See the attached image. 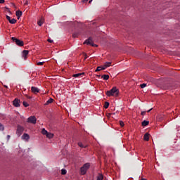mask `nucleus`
<instances>
[{"label": "nucleus", "mask_w": 180, "mask_h": 180, "mask_svg": "<svg viewBox=\"0 0 180 180\" xmlns=\"http://www.w3.org/2000/svg\"><path fill=\"white\" fill-rule=\"evenodd\" d=\"M105 95H107V96H118L119 89L116 87H112V89L105 92Z\"/></svg>", "instance_id": "nucleus-1"}, {"label": "nucleus", "mask_w": 180, "mask_h": 180, "mask_svg": "<svg viewBox=\"0 0 180 180\" xmlns=\"http://www.w3.org/2000/svg\"><path fill=\"white\" fill-rule=\"evenodd\" d=\"M91 164L85 163L81 168H80V174L82 175H85L88 171V169L90 168Z\"/></svg>", "instance_id": "nucleus-2"}, {"label": "nucleus", "mask_w": 180, "mask_h": 180, "mask_svg": "<svg viewBox=\"0 0 180 180\" xmlns=\"http://www.w3.org/2000/svg\"><path fill=\"white\" fill-rule=\"evenodd\" d=\"M11 39L13 40V41L14 43H15V44L17 46H19V47H23L25 43L23 42V41L19 39H17V38H15V37H12Z\"/></svg>", "instance_id": "nucleus-3"}, {"label": "nucleus", "mask_w": 180, "mask_h": 180, "mask_svg": "<svg viewBox=\"0 0 180 180\" xmlns=\"http://www.w3.org/2000/svg\"><path fill=\"white\" fill-rule=\"evenodd\" d=\"M23 131H25V127L18 125L17 126V130H16V134L18 137H20L22 134H23Z\"/></svg>", "instance_id": "nucleus-4"}, {"label": "nucleus", "mask_w": 180, "mask_h": 180, "mask_svg": "<svg viewBox=\"0 0 180 180\" xmlns=\"http://www.w3.org/2000/svg\"><path fill=\"white\" fill-rule=\"evenodd\" d=\"M84 44H89L90 46H92V47H98V45L94 44V39L92 37H89L88 39H86Z\"/></svg>", "instance_id": "nucleus-5"}, {"label": "nucleus", "mask_w": 180, "mask_h": 180, "mask_svg": "<svg viewBox=\"0 0 180 180\" xmlns=\"http://www.w3.org/2000/svg\"><path fill=\"white\" fill-rule=\"evenodd\" d=\"M27 123H31L32 124H36L37 119L35 116H30L27 120Z\"/></svg>", "instance_id": "nucleus-6"}, {"label": "nucleus", "mask_w": 180, "mask_h": 180, "mask_svg": "<svg viewBox=\"0 0 180 180\" xmlns=\"http://www.w3.org/2000/svg\"><path fill=\"white\" fill-rule=\"evenodd\" d=\"M21 139L22 140H24V141H29V140H30V136H29V134L24 133L21 136Z\"/></svg>", "instance_id": "nucleus-7"}, {"label": "nucleus", "mask_w": 180, "mask_h": 180, "mask_svg": "<svg viewBox=\"0 0 180 180\" xmlns=\"http://www.w3.org/2000/svg\"><path fill=\"white\" fill-rule=\"evenodd\" d=\"M13 105H14L15 108H19V106H20V100L15 98V100L13 101Z\"/></svg>", "instance_id": "nucleus-8"}, {"label": "nucleus", "mask_w": 180, "mask_h": 180, "mask_svg": "<svg viewBox=\"0 0 180 180\" xmlns=\"http://www.w3.org/2000/svg\"><path fill=\"white\" fill-rule=\"evenodd\" d=\"M31 91L33 92V94H39L40 92V89L37 87L32 86Z\"/></svg>", "instance_id": "nucleus-9"}, {"label": "nucleus", "mask_w": 180, "mask_h": 180, "mask_svg": "<svg viewBox=\"0 0 180 180\" xmlns=\"http://www.w3.org/2000/svg\"><path fill=\"white\" fill-rule=\"evenodd\" d=\"M77 145L79 147H80V148H86V147H88L87 144H84L82 142H78Z\"/></svg>", "instance_id": "nucleus-10"}, {"label": "nucleus", "mask_w": 180, "mask_h": 180, "mask_svg": "<svg viewBox=\"0 0 180 180\" xmlns=\"http://www.w3.org/2000/svg\"><path fill=\"white\" fill-rule=\"evenodd\" d=\"M143 140L145 141H148V140H150V134L148 133L145 134L143 136Z\"/></svg>", "instance_id": "nucleus-11"}, {"label": "nucleus", "mask_w": 180, "mask_h": 180, "mask_svg": "<svg viewBox=\"0 0 180 180\" xmlns=\"http://www.w3.org/2000/svg\"><path fill=\"white\" fill-rule=\"evenodd\" d=\"M22 54H23L25 60H26V58L27 57V54H29V51L24 50L22 51Z\"/></svg>", "instance_id": "nucleus-12"}, {"label": "nucleus", "mask_w": 180, "mask_h": 180, "mask_svg": "<svg viewBox=\"0 0 180 180\" xmlns=\"http://www.w3.org/2000/svg\"><path fill=\"white\" fill-rule=\"evenodd\" d=\"M82 75H84V73H77V74L73 75V77L74 78H79L82 77Z\"/></svg>", "instance_id": "nucleus-13"}, {"label": "nucleus", "mask_w": 180, "mask_h": 180, "mask_svg": "<svg viewBox=\"0 0 180 180\" xmlns=\"http://www.w3.org/2000/svg\"><path fill=\"white\" fill-rule=\"evenodd\" d=\"M46 137L47 139H53V137H54V134L48 132V134H46Z\"/></svg>", "instance_id": "nucleus-14"}, {"label": "nucleus", "mask_w": 180, "mask_h": 180, "mask_svg": "<svg viewBox=\"0 0 180 180\" xmlns=\"http://www.w3.org/2000/svg\"><path fill=\"white\" fill-rule=\"evenodd\" d=\"M96 180H103V174L99 173L96 177Z\"/></svg>", "instance_id": "nucleus-15"}, {"label": "nucleus", "mask_w": 180, "mask_h": 180, "mask_svg": "<svg viewBox=\"0 0 180 180\" xmlns=\"http://www.w3.org/2000/svg\"><path fill=\"white\" fill-rule=\"evenodd\" d=\"M54 101V99L53 98H49L46 103L45 105H50V103H53V102Z\"/></svg>", "instance_id": "nucleus-16"}, {"label": "nucleus", "mask_w": 180, "mask_h": 180, "mask_svg": "<svg viewBox=\"0 0 180 180\" xmlns=\"http://www.w3.org/2000/svg\"><path fill=\"white\" fill-rule=\"evenodd\" d=\"M101 78H103L104 81H108V79H109V75H103L101 76Z\"/></svg>", "instance_id": "nucleus-17"}, {"label": "nucleus", "mask_w": 180, "mask_h": 180, "mask_svg": "<svg viewBox=\"0 0 180 180\" xmlns=\"http://www.w3.org/2000/svg\"><path fill=\"white\" fill-rule=\"evenodd\" d=\"M15 15L17 16V18H20V16H22V11H17L15 12Z\"/></svg>", "instance_id": "nucleus-18"}, {"label": "nucleus", "mask_w": 180, "mask_h": 180, "mask_svg": "<svg viewBox=\"0 0 180 180\" xmlns=\"http://www.w3.org/2000/svg\"><path fill=\"white\" fill-rule=\"evenodd\" d=\"M49 133V131H47V130H46V129H42L41 130V134L44 135V136H46L47 134Z\"/></svg>", "instance_id": "nucleus-19"}, {"label": "nucleus", "mask_w": 180, "mask_h": 180, "mask_svg": "<svg viewBox=\"0 0 180 180\" xmlns=\"http://www.w3.org/2000/svg\"><path fill=\"white\" fill-rule=\"evenodd\" d=\"M104 65H105V68H108V67H110V65H112V62H105Z\"/></svg>", "instance_id": "nucleus-20"}, {"label": "nucleus", "mask_w": 180, "mask_h": 180, "mask_svg": "<svg viewBox=\"0 0 180 180\" xmlns=\"http://www.w3.org/2000/svg\"><path fill=\"white\" fill-rule=\"evenodd\" d=\"M16 22H17L16 19L13 18V19H11V20L9 21V23H11V25H15V23H16Z\"/></svg>", "instance_id": "nucleus-21"}, {"label": "nucleus", "mask_w": 180, "mask_h": 180, "mask_svg": "<svg viewBox=\"0 0 180 180\" xmlns=\"http://www.w3.org/2000/svg\"><path fill=\"white\" fill-rule=\"evenodd\" d=\"M148 123H150L148 121L144 120L143 122H142V126L143 127L148 126Z\"/></svg>", "instance_id": "nucleus-22"}, {"label": "nucleus", "mask_w": 180, "mask_h": 180, "mask_svg": "<svg viewBox=\"0 0 180 180\" xmlns=\"http://www.w3.org/2000/svg\"><path fill=\"white\" fill-rule=\"evenodd\" d=\"M104 108H105V109H108V108H109V102H108V101L105 102V103H104Z\"/></svg>", "instance_id": "nucleus-23"}, {"label": "nucleus", "mask_w": 180, "mask_h": 180, "mask_svg": "<svg viewBox=\"0 0 180 180\" xmlns=\"http://www.w3.org/2000/svg\"><path fill=\"white\" fill-rule=\"evenodd\" d=\"M5 130V127H4V124L0 123V131H4Z\"/></svg>", "instance_id": "nucleus-24"}, {"label": "nucleus", "mask_w": 180, "mask_h": 180, "mask_svg": "<svg viewBox=\"0 0 180 180\" xmlns=\"http://www.w3.org/2000/svg\"><path fill=\"white\" fill-rule=\"evenodd\" d=\"M65 174H67V170L65 169H62L61 174L62 175H65Z\"/></svg>", "instance_id": "nucleus-25"}, {"label": "nucleus", "mask_w": 180, "mask_h": 180, "mask_svg": "<svg viewBox=\"0 0 180 180\" xmlns=\"http://www.w3.org/2000/svg\"><path fill=\"white\" fill-rule=\"evenodd\" d=\"M22 105L25 106V108H27V106H29V103H27L26 101H23Z\"/></svg>", "instance_id": "nucleus-26"}, {"label": "nucleus", "mask_w": 180, "mask_h": 180, "mask_svg": "<svg viewBox=\"0 0 180 180\" xmlns=\"http://www.w3.org/2000/svg\"><path fill=\"white\" fill-rule=\"evenodd\" d=\"M78 36H79V33H78V32L74 33L72 34V37H74V38L78 37Z\"/></svg>", "instance_id": "nucleus-27"}, {"label": "nucleus", "mask_w": 180, "mask_h": 180, "mask_svg": "<svg viewBox=\"0 0 180 180\" xmlns=\"http://www.w3.org/2000/svg\"><path fill=\"white\" fill-rule=\"evenodd\" d=\"M140 86L143 89L146 88V86H147V84L143 83V84H141Z\"/></svg>", "instance_id": "nucleus-28"}, {"label": "nucleus", "mask_w": 180, "mask_h": 180, "mask_svg": "<svg viewBox=\"0 0 180 180\" xmlns=\"http://www.w3.org/2000/svg\"><path fill=\"white\" fill-rule=\"evenodd\" d=\"M98 71H102V66L97 67L96 72H98Z\"/></svg>", "instance_id": "nucleus-29"}, {"label": "nucleus", "mask_w": 180, "mask_h": 180, "mask_svg": "<svg viewBox=\"0 0 180 180\" xmlns=\"http://www.w3.org/2000/svg\"><path fill=\"white\" fill-rule=\"evenodd\" d=\"M151 110H153V108H150L147 111H142L141 113H146V112H147L148 113H150V112H151Z\"/></svg>", "instance_id": "nucleus-30"}, {"label": "nucleus", "mask_w": 180, "mask_h": 180, "mask_svg": "<svg viewBox=\"0 0 180 180\" xmlns=\"http://www.w3.org/2000/svg\"><path fill=\"white\" fill-rule=\"evenodd\" d=\"M120 124L121 127H124V122L123 121H120Z\"/></svg>", "instance_id": "nucleus-31"}, {"label": "nucleus", "mask_w": 180, "mask_h": 180, "mask_svg": "<svg viewBox=\"0 0 180 180\" xmlns=\"http://www.w3.org/2000/svg\"><path fill=\"white\" fill-rule=\"evenodd\" d=\"M37 25L38 26H41V25H43V22H41V20H39L37 22Z\"/></svg>", "instance_id": "nucleus-32"}, {"label": "nucleus", "mask_w": 180, "mask_h": 180, "mask_svg": "<svg viewBox=\"0 0 180 180\" xmlns=\"http://www.w3.org/2000/svg\"><path fill=\"white\" fill-rule=\"evenodd\" d=\"M43 64H44V62H38L37 65H43Z\"/></svg>", "instance_id": "nucleus-33"}, {"label": "nucleus", "mask_w": 180, "mask_h": 180, "mask_svg": "<svg viewBox=\"0 0 180 180\" xmlns=\"http://www.w3.org/2000/svg\"><path fill=\"white\" fill-rule=\"evenodd\" d=\"M6 18L7 20H8V22H10V20H11V17L9 15H6Z\"/></svg>", "instance_id": "nucleus-34"}, {"label": "nucleus", "mask_w": 180, "mask_h": 180, "mask_svg": "<svg viewBox=\"0 0 180 180\" xmlns=\"http://www.w3.org/2000/svg\"><path fill=\"white\" fill-rule=\"evenodd\" d=\"M25 96L27 98V99H32V96H30L27 94H26Z\"/></svg>", "instance_id": "nucleus-35"}, {"label": "nucleus", "mask_w": 180, "mask_h": 180, "mask_svg": "<svg viewBox=\"0 0 180 180\" xmlns=\"http://www.w3.org/2000/svg\"><path fill=\"white\" fill-rule=\"evenodd\" d=\"M86 58H88V55H86V53L84 54V60H86Z\"/></svg>", "instance_id": "nucleus-36"}, {"label": "nucleus", "mask_w": 180, "mask_h": 180, "mask_svg": "<svg viewBox=\"0 0 180 180\" xmlns=\"http://www.w3.org/2000/svg\"><path fill=\"white\" fill-rule=\"evenodd\" d=\"M101 70H106V67L105 65L103 66H101Z\"/></svg>", "instance_id": "nucleus-37"}, {"label": "nucleus", "mask_w": 180, "mask_h": 180, "mask_svg": "<svg viewBox=\"0 0 180 180\" xmlns=\"http://www.w3.org/2000/svg\"><path fill=\"white\" fill-rule=\"evenodd\" d=\"M0 4H5V0H0Z\"/></svg>", "instance_id": "nucleus-38"}, {"label": "nucleus", "mask_w": 180, "mask_h": 180, "mask_svg": "<svg viewBox=\"0 0 180 180\" xmlns=\"http://www.w3.org/2000/svg\"><path fill=\"white\" fill-rule=\"evenodd\" d=\"M48 41H49V43H53V41L51 40V39H48Z\"/></svg>", "instance_id": "nucleus-39"}, {"label": "nucleus", "mask_w": 180, "mask_h": 180, "mask_svg": "<svg viewBox=\"0 0 180 180\" xmlns=\"http://www.w3.org/2000/svg\"><path fill=\"white\" fill-rule=\"evenodd\" d=\"M107 115V117H110V115H112L111 113H108Z\"/></svg>", "instance_id": "nucleus-40"}, {"label": "nucleus", "mask_w": 180, "mask_h": 180, "mask_svg": "<svg viewBox=\"0 0 180 180\" xmlns=\"http://www.w3.org/2000/svg\"><path fill=\"white\" fill-rule=\"evenodd\" d=\"M5 9H6V11H8V12L11 13V11H9V8L5 7Z\"/></svg>", "instance_id": "nucleus-41"}, {"label": "nucleus", "mask_w": 180, "mask_h": 180, "mask_svg": "<svg viewBox=\"0 0 180 180\" xmlns=\"http://www.w3.org/2000/svg\"><path fill=\"white\" fill-rule=\"evenodd\" d=\"M11 139V135H7V140H9Z\"/></svg>", "instance_id": "nucleus-42"}, {"label": "nucleus", "mask_w": 180, "mask_h": 180, "mask_svg": "<svg viewBox=\"0 0 180 180\" xmlns=\"http://www.w3.org/2000/svg\"><path fill=\"white\" fill-rule=\"evenodd\" d=\"M12 5H13V6L14 8H16V6L15 5V4H12Z\"/></svg>", "instance_id": "nucleus-43"}, {"label": "nucleus", "mask_w": 180, "mask_h": 180, "mask_svg": "<svg viewBox=\"0 0 180 180\" xmlns=\"http://www.w3.org/2000/svg\"><path fill=\"white\" fill-rule=\"evenodd\" d=\"M83 2H88V0H83Z\"/></svg>", "instance_id": "nucleus-44"}, {"label": "nucleus", "mask_w": 180, "mask_h": 180, "mask_svg": "<svg viewBox=\"0 0 180 180\" xmlns=\"http://www.w3.org/2000/svg\"><path fill=\"white\" fill-rule=\"evenodd\" d=\"M91 2H92V0H90V1H89V4H91Z\"/></svg>", "instance_id": "nucleus-45"}, {"label": "nucleus", "mask_w": 180, "mask_h": 180, "mask_svg": "<svg viewBox=\"0 0 180 180\" xmlns=\"http://www.w3.org/2000/svg\"><path fill=\"white\" fill-rule=\"evenodd\" d=\"M25 5H27V2H26V3L25 4Z\"/></svg>", "instance_id": "nucleus-46"}, {"label": "nucleus", "mask_w": 180, "mask_h": 180, "mask_svg": "<svg viewBox=\"0 0 180 180\" xmlns=\"http://www.w3.org/2000/svg\"><path fill=\"white\" fill-rule=\"evenodd\" d=\"M5 86V88H8V86Z\"/></svg>", "instance_id": "nucleus-47"}]
</instances>
